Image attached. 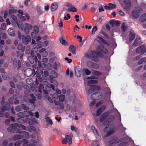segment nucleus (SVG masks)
Masks as SVG:
<instances>
[{
    "mask_svg": "<svg viewBox=\"0 0 146 146\" xmlns=\"http://www.w3.org/2000/svg\"><path fill=\"white\" fill-rule=\"evenodd\" d=\"M17 49L19 50H21L23 52L24 51L25 47L23 46L21 43H19L17 46Z\"/></svg>",
    "mask_w": 146,
    "mask_h": 146,
    "instance_id": "nucleus-31",
    "label": "nucleus"
},
{
    "mask_svg": "<svg viewBox=\"0 0 146 146\" xmlns=\"http://www.w3.org/2000/svg\"><path fill=\"white\" fill-rule=\"evenodd\" d=\"M22 138L23 135H15L13 136V139L14 141H16V140L20 139Z\"/></svg>",
    "mask_w": 146,
    "mask_h": 146,
    "instance_id": "nucleus-26",
    "label": "nucleus"
},
{
    "mask_svg": "<svg viewBox=\"0 0 146 146\" xmlns=\"http://www.w3.org/2000/svg\"><path fill=\"white\" fill-rule=\"evenodd\" d=\"M73 135L72 133L69 135H67L65 136V138L62 141L63 144H68L69 145H70L72 143V138Z\"/></svg>",
    "mask_w": 146,
    "mask_h": 146,
    "instance_id": "nucleus-5",
    "label": "nucleus"
},
{
    "mask_svg": "<svg viewBox=\"0 0 146 146\" xmlns=\"http://www.w3.org/2000/svg\"><path fill=\"white\" fill-rule=\"evenodd\" d=\"M16 10L13 9H11L9 10V14L10 15L12 13H16Z\"/></svg>",
    "mask_w": 146,
    "mask_h": 146,
    "instance_id": "nucleus-56",
    "label": "nucleus"
},
{
    "mask_svg": "<svg viewBox=\"0 0 146 146\" xmlns=\"http://www.w3.org/2000/svg\"><path fill=\"white\" fill-rule=\"evenodd\" d=\"M98 52L93 51L91 52H86L85 54V56L87 58H90L92 61L96 62H98V57H102V54L100 52H101L106 54L108 53L107 50L102 45L99 46L97 49Z\"/></svg>",
    "mask_w": 146,
    "mask_h": 146,
    "instance_id": "nucleus-1",
    "label": "nucleus"
},
{
    "mask_svg": "<svg viewBox=\"0 0 146 146\" xmlns=\"http://www.w3.org/2000/svg\"><path fill=\"white\" fill-rule=\"evenodd\" d=\"M37 33H34V32H32L31 33V35L32 37L33 38H35L36 37V34Z\"/></svg>",
    "mask_w": 146,
    "mask_h": 146,
    "instance_id": "nucleus-63",
    "label": "nucleus"
},
{
    "mask_svg": "<svg viewBox=\"0 0 146 146\" xmlns=\"http://www.w3.org/2000/svg\"><path fill=\"white\" fill-rule=\"evenodd\" d=\"M22 109H23L25 110H29V108L27 105L24 104H22Z\"/></svg>",
    "mask_w": 146,
    "mask_h": 146,
    "instance_id": "nucleus-53",
    "label": "nucleus"
},
{
    "mask_svg": "<svg viewBox=\"0 0 146 146\" xmlns=\"http://www.w3.org/2000/svg\"><path fill=\"white\" fill-rule=\"evenodd\" d=\"M25 117H28L30 116H33L34 114L31 111H24Z\"/></svg>",
    "mask_w": 146,
    "mask_h": 146,
    "instance_id": "nucleus-29",
    "label": "nucleus"
},
{
    "mask_svg": "<svg viewBox=\"0 0 146 146\" xmlns=\"http://www.w3.org/2000/svg\"><path fill=\"white\" fill-rule=\"evenodd\" d=\"M15 109L16 111L17 112L21 111L23 109L22 105L17 106L15 107Z\"/></svg>",
    "mask_w": 146,
    "mask_h": 146,
    "instance_id": "nucleus-44",
    "label": "nucleus"
},
{
    "mask_svg": "<svg viewBox=\"0 0 146 146\" xmlns=\"http://www.w3.org/2000/svg\"><path fill=\"white\" fill-rule=\"evenodd\" d=\"M16 23L18 26L19 28H21L22 30H23V25L22 23H18L17 22V23L16 22Z\"/></svg>",
    "mask_w": 146,
    "mask_h": 146,
    "instance_id": "nucleus-39",
    "label": "nucleus"
},
{
    "mask_svg": "<svg viewBox=\"0 0 146 146\" xmlns=\"http://www.w3.org/2000/svg\"><path fill=\"white\" fill-rule=\"evenodd\" d=\"M108 116V114L107 113H103L100 117V121L101 122H103L106 119Z\"/></svg>",
    "mask_w": 146,
    "mask_h": 146,
    "instance_id": "nucleus-21",
    "label": "nucleus"
},
{
    "mask_svg": "<svg viewBox=\"0 0 146 146\" xmlns=\"http://www.w3.org/2000/svg\"><path fill=\"white\" fill-rule=\"evenodd\" d=\"M10 109L9 104L8 102H6L5 105L2 106L1 108V111H0V117H3L4 115V114L3 113L6 110Z\"/></svg>",
    "mask_w": 146,
    "mask_h": 146,
    "instance_id": "nucleus-6",
    "label": "nucleus"
},
{
    "mask_svg": "<svg viewBox=\"0 0 146 146\" xmlns=\"http://www.w3.org/2000/svg\"><path fill=\"white\" fill-rule=\"evenodd\" d=\"M26 76L27 77H30L33 75H35L36 72L34 69H32L30 68H28L25 71Z\"/></svg>",
    "mask_w": 146,
    "mask_h": 146,
    "instance_id": "nucleus-11",
    "label": "nucleus"
},
{
    "mask_svg": "<svg viewBox=\"0 0 146 146\" xmlns=\"http://www.w3.org/2000/svg\"><path fill=\"white\" fill-rule=\"evenodd\" d=\"M97 28L96 26H94L92 28V35H94L95 34V33L96 31H97Z\"/></svg>",
    "mask_w": 146,
    "mask_h": 146,
    "instance_id": "nucleus-54",
    "label": "nucleus"
},
{
    "mask_svg": "<svg viewBox=\"0 0 146 146\" xmlns=\"http://www.w3.org/2000/svg\"><path fill=\"white\" fill-rule=\"evenodd\" d=\"M70 17L69 13H67L66 15V16H65L64 17V19L66 20H68L70 19Z\"/></svg>",
    "mask_w": 146,
    "mask_h": 146,
    "instance_id": "nucleus-60",
    "label": "nucleus"
},
{
    "mask_svg": "<svg viewBox=\"0 0 146 146\" xmlns=\"http://www.w3.org/2000/svg\"><path fill=\"white\" fill-rule=\"evenodd\" d=\"M8 34L12 36H15V34L14 30L12 28H9L7 31Z\"/></svg>",
    "mask_w": 146,
    "mask_h": 146,
    "instance_id": "nucleus-23",
    "label": "nucleus"
},
{
    "mask_svg": "<svg viewBox=\"0 0 146 146\" xmlns=\"http://www.w3.org/2000/svg\"><path fill=\"white\" fill-rule=\"evenodd\" d=\"M69 51L71 52L72 54H75L76 53V47H75L73 45H71L70 46L69 48Z\"/></svg>",
    "mask_w": 146,
    "mask_h": 146,
    "instance_id": "nucleus-28",
    "label": "nucleus"
},
{
    "mask_svg": "<svg viewBox=\"0 0 146 146\" xmlns=\"http://www.w3.org/2000/svg\"><path fill=\"white\" fill-rule=\"evenodd\" d=\"M130 33L129 39L130 40H133L135 37V34L133 30H131L129 31Z\"/></svg>",
    "mask_w": 146,
    "mask_h": 146,
    "instance_id": "nucleus-22",
    "label": "nucleus"
},
{
    "mask_svg": "<svg viewBox=\"0 0 146 146\" xmlns=\"http://www.w3.org/2000/svg\"><path fill=\"white\" fill-rule=\"evenodd\" d=\"M74 70L75 75L77 77H80L82 74L81 69L80 67L78 66H76Z\"/></svg>",
    "mask_w": 146,
    "mask_h": 146,
    "instance_id": "nucleus-17",
    "label": "nucleus"
},
{
    "mask_svg": "<svg viewBox=\"0 0 146 146\" xmlns=\"http://www.w3.org/2000/svg\"><path fill=\"white\" fill-rule=\"evenodd\" d=\"M22 144H23V146H26V144L28 143V140L26 139H23L22 141Z\"/></svg>",
    "mask_w": 146,
    "mask_h": 146,
    "instance_id": "nucleus-43",
    "label": "nucleus"
},
{
    "mask_svg": "<svg viewBox=\"0 0 146 146\" xmlns=\"http://www.w3.org/2000/svg\"><path fill=\"white\" fill-rule=\"evenodd\" d=\"M111 126L110 125H106L104 129V131L105 132H108L106 135V136H108L112 134L114 132V130H111Z\"/></svg>",
    "mask_w": 146,
    "mask_h": 146,
    "instance_id": "nucleus-8",
    "label": "nucleus"
},
{
    "mask_svg": "<svg viewBox=\"0 0 146 146\" xmlns=\"http://www.w3.org/2000/svg\"><path fill=\"white\" fill-rule=\"evenodd\" d=\"M58 8V5L56 3H54L51 5L50 9L52 11H54Z\"/></svg>",
    "mask_w": 146,
    "mask_h": 146,
    "instance_id": "nucleus-25",
    "label": "nucleus"
},
{
    "mask_svg": "<svg viewBox=\"0 0 146 146\" xmlns=\"http://www.w3.org/2000/svg\"><path fill=\"white\" fill-rule=\"evenodd\" d=\"M36 73L35 82V83L37 84H39V82H42V78L40 77L41 75H42V77L44 80H46L49 75L48 72L47 70L44 71L43 72V71H42L41 73L36 72Z\"/></svg>",
    "mask_w": 146,
    "mask_h": 146,
    "instance_id": "nucleus-3",
    "label": "nucleus"
},
{
    "mask_svg": "<svg viewBox=\"0 0 146 146\" xmlns=\"http://www.w3.org/2000/svg\"><path fill=\"white\" fill-rule=\"evenodd\" d=\"M142 11V9L140 7L136 8L132 13V16L135 18H138L140 15V12Z\"/></svg>",
    "mask_w": 146,
    "mask_h": 146,
    "instance_id": "nucleus-7",
    "label": "nucleus"
},
{
    "mask_svg": "<svg viewBox=\"0 0 146 146\" xmlns=\"http://www.w3.org/2000/svg\"><path fill=\"white\" fill-rule=\"evenodd\" d=\"M38 66H37V70L36 71V73H41L42 71H43L42 69L45 70L46 69L47 66H49L50 68H48V69H51L52 68V65L51 64L48 63L47 65H46L44 63H42L40 61H38Z\"/></svg>",
    "mask_w": 146,
    "mask_h": 146,
    "instance_id": "nucleus-4",
    "label": "nucleus"
},
{
    "mask_svg": "<svg viewBox=\"0 0 146 146\" xmlns=\"http://www.w3.org/2000/svg\"><path fill=\"white\" fill-rule=\"evenodd\" d=\"M108 5L110 6V10L113 9H114L116 7V6L115 5L112 4L111 3H109Z\"/></svg>",
    "mask_w": 146,
    "mask_h": 146,
    "instance_id": "nucleus-51",
    "label": "nucleus"
},
{
    "mask_svg": "<svg viewBox=\"0 0 146 146\" xmlns=\"http://www.w3.org/2000/svg\"><path fill=\"white\" fill-rule=\"evenodd\" d=\"M21 133H22L23 134V135H22L23 137H25L28 139L29 138V135L28 132L26 131H23L21 132Z\"/></svg>",
    "mask_w": 146,
    "mask_h": 146,
    "instance_id": "nucleus-36",
    "label": "nucleus"
},
{
    "mask_svg": "<svg viewBox=\"0 0 146 146\" xmlns=\"http://www.w3.org/2000/svg\"><path fill=\"white\" fill-rule=\"evenodd\" d=\"M110 23L112 26H113L114 24H115L117 26H119L120 24V21H111Z\"/></svg>",
    "mask_w": 146,
    "mask_h": 146,
    "instance_id": "nucleus-32",
    "label": "nucleus"
},
{
    "mask_svg": "<svg viewBox=\"0 0 146 146\" xmlns=\"http://www.w3.org/2000/svg\"><path fill=\"white\" fill-rule=\"evenodd\" d=\"M57 73L55 72V71L52 70L51 72V78H55L57 76Z\"/></svg>",
    "mask_w": 146,
    "mask_h": 146,
    "instance_id": "nucleus-37",
    "label": "nucleus"
},
{
    "mask_svg": "<svg viewBox=\"0 0 146 146\" xmlns=\"http://www.w3.org/2000/svg\"><path fill=\"white\" fill-rule=\"evenodd\" d=\"M91 129L93 131V133H94L95 135L97 138L99 137V134H98L97 130L93 126H92L91 127Z\"/></svg>",
    "mask_w": 146,
    "mask_h": 146,
    "instance_id": "nucleus-27",
    "label": "nucleus"
},
{
    "mask_svg": "<svg viewBox=\"0 0 146 146\" xmlns=\"http://www.w3.org/2000/svg\"><path fill=\"white\" fill-rule=\"evenodd\" d=\"M31 51V48L30 46H27L26 48L25 53L27 54H29L30 53Z\"/></svg>",
    "mask_w": 146,
    "mask_h": 146,
    "instance_id": "nucleus-47",
    "label": "nucleus"
},
{
    "mask_svg": "<svg viewBox=\"0 0 146 146\" xmlns=\"http://www.w3.org/2000/svg\"><path fill=\"white\" fill-rule=\"evenodd\" d=\"M101 95L100 92H96L93 93L91 96V99L92 100H99L101 98Z\"/></svg>",
    "mask_w": 146,
    "mask_h": 146,
    "instance_id": "nucleus-15",
    "label": "nucleus"
},
{
    "mask_svg": "<svg viewBox=\"0 0 146 146\" xmlns=\"http://www.w3.org/2000/svg\"><path fill=\"white\" fill-rule=\"evenodd\" d=\"M136 51L137 54H143L146 52V48L144 46L142 45L138 47L137 48Z\"/></svg>",
    "mask_w": 146,
    "mask_h": 146,
    "instance_id": "nucleus-9",
    "label": "nucleus"
},
{
    "mask_svg": "<svg viewBox=\"0 0 146 146\" xmlns=\"http://www.w3.org/2000/svg\"><path fill=\"white\" fill-rule=\"evenodd\" d=\"M22 128L24 130L27 131L28 127L27 128L25 126L15 123L14 124H11V126L7 128V130L9 131L16 133H21V131L19 128Z\"/></svg>",
    "mask_w": 146,
    "mask_h": 146,
    "instance_id": "nucleus-2",
    "label": "nucleus"
},
{
    "mask_svg": "<svg viewBox=\"0 0 146 146\" xmlns=\"http://www.w3.org/2000/svg\"><path fill=\"white\" fill-rule=\"evenodd\" d=\"M33 28V26L30 24L26 23L25 24L24 31L26 33L28 34L30 30Z\"/></svg>",
    "mask_w": 146,
    "mask_h": 146,
    "instance_id": "nucleus-18",
    "label": "nucleus"
},
{
    "mask_svg": "<svg viewBox=\"0 0 146 146\" xmlns=\"http://www.w3.org/2000/svg\"><path fill=\"white\" fill-rule=\"evenodd\" d=\"M114 118V116L113 115L110 116L107 119V122L108 123L111 122L113 121Z\"/></svg>",
    "mask_w": 146,
    "mask_h": 146,
    "instance_id": "nucleus-38",
    "label": "nucleus"
},
{
    "mask_svg": "<svg viewBox=\"0 0 146 146\" xmlns=\"http://www.w3.org/2000/svg\"><path fill=\"white\" fill-rule=\"evenodd\" d=\"M13 65L14 67H17V68L19 69L21 66V63L20 61H17L16 59H14L13 60Z\"/></svg>",
    "mask_w": 146,
    "mask_h": 146,
    "instance_id": "nucleus-20",
    "label": "nucleus"
},
{
    "mask_svg": "<svg viewBox=\"0 0 146 146\" xmlns=\"http://www.w3.org/2000/svg\"><path fill=\"white\" fill-rule=\"evenodd\" d=\"M18 17L19 18H20L23 21H25L26 20H29V15L26 13H25L23 15H18Z\"/></svg>",
    "mask_w": 146,
    "mask_h": 146,
    "instance_id": "nucleus-19",
    "label": "nucleus"
},
{
    "mask_svg": "<svg viewBox=\"0 0 146 146\" xmlns=\"http://www.w3.org/2000/svg\"><path fill=\"white\" fill-rule=\"evenodd\" d=\"M146 57L142 58L139 61L138 63L139 64H142L144 62H145Z\"/></svg>",
    "mask_w": 146,
    "mask_h": 146,
    "instance_id": "nucleus-50",
    "label": "nucleus"
},
{
    "mask_svg": "<svg viewBox=\"0 0 146 146\" xmlns=\"http://www.w3.org/2000/svg\"><path fill=\"white\" fill-rule=\"evenodd\" d=\"M137 40H135L133 43V45L135 46H138L141 43L139 41H137Z\"/></svg>",
    "mask_w": 146,
    "mask_h": 146,
    "instance_id": "nucleus-58",
    "label": "nucleus"
},
{
    "mask_svg": "<svg viewBox=\"0 0 146 146\" xmlns=\"http://www.w3.org/2000/svg\"><path fill=\"white\" fill-rule=\"evenodd\" d=\"M38 84H37L36 83L35 86V88L33 89L32 86H31V90L33 91L35 90L36 92H38L42 93L41 90L44 88V86L41 84H40L39 86H36V85H37V86Z\"/></svg>",
    "mask_w": 146,
    "mask_h": 146,
    "instance_id": "nucleus-12",
    "label": "nucleus"
},
{
    "mask_svg": "<svg viewBox=\"0 0 146 146\" xmlns=\"http://www.w3.org/2000/svg\"><path fill=\"white\" fill-rule=\"evenodd\" d=\"M83 72H85L86 75H89L91 73L90 71L87 68H84L83 70Z\"/></svg>",
    "mask_w": 146,
    "mask_h": 146,
    "instance_id": "nucleus-46",
    "label": "nucleus"
},
{
    "mask_svg": "<svg viewBox=\"0 0 146 146\" xmlns=\"http://www.w3.org/2000/svg\"><path fill=\"white\" fill-rule=\"evenodd\" d=\"M45 119L46 121L51 125L52 124V120L49 117H48L46 115L45 116Z\"/></svg>",
    "mask_w": 146,
    "mask_h": 146,
    "instance_id": "nucleus-42",
    "label": "nucleus"
},
{
    "mask_svg": "<svg viewBox=\"0 0 146 146\" xmlns=\"http://www.w3.org/2000/svg\"><path fill=\"white\" fill-rule=\"evenodd\" d=\"M38 48L35 45H34L33 46V50H32V51L33 52H36L38 51Z\"/></svg>",
    "mask_w": 146,
    "mask_h": 146,
    "instance_id": "nucleus-57",
    "label": "nucleus"
},
{
    "mask_svg": "<svg viewBox=\"0 0 146 146\" xmlns=\"http://www.w3.org/2000/svg\"><path fill=\"white\" fill-rule=\"evenodd\" d=\"M31 40V37L29 36H25L24 35L22 36V42L24 44L26 45L28 44Z\"/></svg>",
    "mask_w": 146,
    "mask_h": 146,
    "instance_id": "nucleus-10",
    "label": "nucleus"
},
{
    "mask_svg": "<svg viewBox=\"0 0 146 146\" xmlns=\"http://www.w3.org/2000/svg\"><path fill=\"white\" fill-rule=\"evenodd\" d=\"M117 139V138L115 137H112L109 141V144L110 145L113 144L116 141Z\"/></svg>",
    "mask_w": 146,
    "mask_h": 146,
    "instance_id": "nucleus-34",
    "label": "nucleus"
},
{
    "mask_svg": "<svg viewBox=\"0 0 146 146\" xmlns=\"http://www.w3.org/2000/svg\"><path fill=\"white\" fill-rule=\"evenodd\" d=\"M18 116L19 117H20L21 118H24L25 117V115L24 112H20L18 113Z\"/></svg>",
    "mask_w": 146,
    "mask_h": 146,
    "instance_id": "nucleus-48",
    "label": "nucleus"
},
{
    "mask_svg": "<svg viewBox=\"0 0 146 146\" xmlns=\"http://www.w3.org/2000/svg\"><path fill=\"white\" fill-rule=\"evenodd\" d=\"M106 108L105 106H103L101 108H99L97 110L96 115L97 116H99L101 114V113Z\"/></svg>",
    "mask_w": 146,
    "mask_h": 146,
    "instance_id": "nucleus-24",
    "label": "nucleus"
},
{
    "mask_svg": "<svg viewBox=\"0 0 146 146\" xmlns=\"http://www.w3.org/2000/svg\"><path fill=\"white\" fill-rule=\"evenodd\" d=\"M59 40H60V42L62 44L66 45L67 44L66 42L62 38H59Z\"/></svg>",
    "mask_w": 146,
    "mask_h": 146,
    "instance_id": "nucleus-45",
    "label": "nucleus"
},
{
    "mask_svg": "<svg viewBox=\"0 0 146 146\" xmlns=\"http://www.w3.org/2000/svg\"><path fill=\"white\" fill-rule=\"evenodd\" d=\"M139 20L142 22L146 21V13L143 15L139 18Z\"/></svg>",
    "mask_w": 146,
    "mask_h": 146,
    "instance_id": "nucleus-33",
    "label": "nucleus"
},
{
    "mask_svg": "<svg viewBox=\"0 0 146 146\" xmlns=\"http://www.w3.org/2000/svg\"><path fill=\"white\" fill-rule=\"evenodd\" d=\"M1 27L3 30H5V29L6 24L5 23H3L1 25Z\"/></svg>",
    "mask_w": 146,
    "mask_h": 146,
    "instance_id": "nucleus-64",
    "label": "nucleus"
},
{
    "mask_svg": "<svg viewBox=\"0 0 146 146\" xmlns=\"http://www.w3.org/2000/svg\"><path fill=\"white\" fill-rule=\"evenodd\" d=\"M117 11H118V14L119 15L122 16L125 15V13H124L122 11H121V10L118 9L117 10Z\"/></svg>",
    "mask_w": 146,
    "mask_h": 146,
    "instance_id": "nucleus-55",
    "label": "nucleus"
},
{
    "mask_svg": "<svg viewBox=\"0 0 146 146\" xmlns=\"http://www.w3.org/2000/svg\"><path fill=\"white\" fill-rule=\"evenodd\" d=\"M22 142L21 141H18L15 142V145L16 146H20L22 144Z\"/></svg>",
    "mask_w": 146,
    "mask_h": 146,
    "instance_id": "nucleus-52",
    "label": "nucleus"
},
{
    "mask_svg": "<svg viewBox=\"0 0 146 146\" xmlns=\"http://www.w3.org/2000/svg\"><path fill=\"white\" fill-rule=\"evenodd\" d=\"M98 81L94 79H91L89 80L88 82V86H90V88L89 90H88V93L89 94H91V91L92 90L91 88H93V87H94V86H92L91 85V84H94L97 83Z\"/></svg>",
    "mask_w": 146,
    "mask_h": 146,
    "instance_id": "nucleus-13",
    "label": "nucleus"
},
{
    "mask_svg": "<svg viewBox=\"0 0 146 146\" xmlns=\"http://www.w3.org/2000/svg\"><path fill=\"white\" fill-rule=\"evenodd\" d=\"M59 100L61 102H62L64 101L65 100L64 95L62 94L60 95L59 97Z\"/></svg>",
    "mask_w": 146,
    "mask_h": 146,
    "instance_id": "nucleus-49",
    "label": "nucleus"
},
{
    "mask_svg": "<svg viewBox=\"0 0 146 146\" xmlns=\"http://www.w3.org/2000/svg\"><path fill=\"white\" fill-rule=\"evenodd\" d=\"M48 54L47 52L45 50L42 54V57H45L47 56Z\"/></svg>",
    "mask_w": 146,
    "mask_h": 146,
    "instance_id": "nucleus-62",
    "label": "nucleus"
},
{
    "mask_svg": "<svg viewBox=\"0 0 146 146\" xmlns=\"http://www.w3.org/2000/svg\"><path fill=\"white\" fill-rule=\"evenodd\" d=\"M33 31L36 33H38L39 31L38 27L36 26H34L33 27Z\"/></svg>",
    "mask_w": 146,
    "mask_h": 146,
    "instance_id": "nucleus-59",
    "label": "nucleus"
},
{
    "mask_svg": "<svg viewBox=\"0 0 146 146\" xmlns=\"http://www.w3.org/2000/svg\"><path fill=\"white\" fill-rule=\"evenodd\" d=\"M97 41L99 43L101 42L104 43V42L105 41V40L99 36H97Z\"/></svg>",
    "mask_w": 146,
    "mask_h": 146,
    "instance_id": "nucleus-40",
    "label": "nucleus"
},
{
    "mask_svg": "<svg viewBox=\"0 0 146 146\" xmlns=\"http://www.w3.org/2000/svg\"><path fill=\"white\" fill-rule=\"evenodd\" d=\"M36 128L32 126H30L29 127H28L27 131L30 132L36 131Z\"/></svg>",
    "mask_w": 146,
    "mask_h": 146,
    "instance_id": "nucleus-30",
    "label": "nucleus"
},
{
    "mask_svg": "<svg viewBox=\"0 0 146 146\" xmlns=\"http://www.w3.org/2000/svg\"><path fill=\"white\" fill-rule=\"evenodd\" d=\"M68 11L69 12H75L77 11V9L72 6L71 7H70L68 9Z\"/></svg>",
    "mask_w": 146,
    "mask_h": 146,
    "instance_id": "nucleus-35",
    "label": "nucleus"
},
{
    "mask_svg": "<svg viewBox=\"0 0 146 146\" xmlns=\"http://www.w3.org/2000/svg\"><path fill=\"white\" fill-rule=\"evenodd\" d=\"M58 95L55 93L53 94L52 96V98L54 100H56V99L58 98Z\"/></svg>",
    "mask_w": 146,
    "mask_h": 146,
    "instance_id": "nucleus-41",
    "label": "nucleus"
},
{
    "mask_svg": "<svg viewBox=\"0 0 146 146\" xmlns=\"http://www.w3.org/2000/svg\"><path fill=\"white\" fill-rule=\"evenodd\" d=\"M123 8L126 10H129L131 6V3L129 0H124Z\"/></svg>",
    "mask_w": 146,
    "mask_h": 146,
    "instance_id": "nucleus-14",
    "label": "nucleus"
},
{
    "mask_svg": "<svg viewBox=\"0 0 146 146\" xmlns=\"http://www.w3.org/2000/svg\"><path fill=\"white\" fill-rule=\"evenodd\" d=\"M31 99L28 98L27 100H26L27 98L26 97L24 98V99L25 101L27 102H29L31 103L34 104L35 103V101L36 100V98L35 96L32 94H30L29 95Z\"/></svg>",
    "mask_w": 146,
    "mask_h": 146,
    "instance_id": "nucleus-16",
    "label": "nucleus"
},
{
    "mask_svg": "<svg viewBox=\"0 0 146 146\" xmlns=\"http://www.w3.org/2000/svg\"><path fill=\"white\" fill-rule=\"evenodd\" d=\"M121 29L124 31H125L126 30L127 28L125 26V24L123 23L122 25L121 26Z\"/></svg>",
    "mask_w": 146,
    "mask_h": 146,
    "instance_id": "nucleus-61",
    "label": "nucleus"
}]
</instances>
